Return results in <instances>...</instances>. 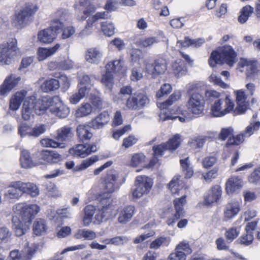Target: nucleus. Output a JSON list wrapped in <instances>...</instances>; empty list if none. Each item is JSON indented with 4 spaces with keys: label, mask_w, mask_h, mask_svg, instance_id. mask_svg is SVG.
<instances>
[{
    "label": "nucleus",
    "mask_w": 260,
    "mask_h": 260,
    "mask_svg": "<svg viewBox=\"0 0 260 260\" xmlns=\"http://www.w3.org/2000/svg\"><path fill=\"white\" fill-rule=\"evenodd\" d=\"M98 150L95 144L89 145V144H78L75 147H73L70 150V153L75 156L85 157L87 155L90 154L92 152H95Z\"/></svg>",
    "instance_id": "17"
},
{
    "label": "nucleus",
    "mask_w": 260,
    "mask_h": 260,
    "mask_svg": "<svg viewBox=\"0 0 260 260\" xmlns=\"http://www.w3.org/2000/svg\"><path fill=\"white\" fill-rule=\"evenodd\" d=\"M187 196L183 195L179 198H176L174 200V205L175 210V213L172 217H169L167 220L168 225H173L178 219L184 217L185 212L183 207L186 203V198Z\"/></svg>",
    "instance_id": "12"
},
{
    "label": "nucleus",
    "mask_w": 260,
    "mask_h": 260,
    "mask_svg": "<svg viewBox=\"0 0 260 260\" xmlns=\"http://www.w3.org/2000/svg\"><path fill=\"white\" fill-rule=\"evenodd\" d=\"M96 208L91 204L87 205L84 208V216L83 218V224L84 225H88L93 219V215L95 214Z\"/></svg>",
    "instance_id": "40"
},
{
    "label": "nucleus",
    "mask_w": 260,
    "mask_h": 260,
    "mask_svg": "<svg viewBox=\"0 0 260 260\" xmlns=\"http://www.w3.org/2000/svg\"><path fill=\"white\" fill-rule=\"evenodd\" d=\"M36 114L41 115L45 112L44 99L37 100L36 96H28L24 101L21 110L22 118L24 120H30Z\"/></svg>",
    "instance_id": "3"
},
{
    "label": "nucleus",
    "mask_w": 260,
    "mask_h": 260,
    "mask_svg": "<svg viewBox=\"0 0 260 260\" xmlns=\"http://www.w3.org/2000/svg\"><path fill=\"white\" fill-rule=\"evenodd\" d=\"M38 9L39 7L35 4H26L23 8L15 14L12 23L17 28H23Z\"/></svg>",
    "instance_id": "5"
},
{
    "label": "nucleus",
    "mask_w": 260,
    "mask_h": 260,
    "mask_svg": "<svg viewBox=\"0 0 260 260\" xmlns=\"http://www.w3.org/2000/svg\"><path fill=\"white\" fill-rule=\"evenodd\" d=\"M99 160V158L96 155H93L90 158H86L82 161L80 165L77 166L75 168L76 170H84V169H87L91 165L94 164L95 162Z\"/></svg>",
    "instance_id": "51"
},
{
    "label": "nucleus",
    "mask_w": 260,
    "mask_h": 260,
    "mask_svg": "<svg viewBox=\"0 0 260 260\" xmlns=\"http://www.w3.org/2000/svg\"><path fill=\"white\" fill-rule=\"evenodd\" d=\"M173 73L177 76H181L186 73V68L184 62L181 60H177L172 64Z\"/></svg>",
    "instance_id": "46"
},
{
    "label": "nucleus",
    "mask_w": 260,
    "mask_h": 260,
    "mask_svg": "<svg viewBox=\"0 0 260 260\" xmlns=\"http://www.w3.org/2000/svg\"><path fill=\"white\" fill-rule=\"evenodd\" d=\"M179 177H174L168 184V188L172 194H176L179 191Z\"/></svg>",
    "instance_id": "64"
},
{
    "label": "nucleus",
    "mask_w": 260,
    "mask_h": 260,
    "mask_svg": "<svg viewBox=\"0 0 260 260\" xmlns=\"http://www.w3.org/2000/svg\"><path fill=\"white\" fill-rule=\"evenodd\" d=\"M237 106L234 110L236 114H242L247 109L248 103L246 101L247 96L242 90H237L236 93Z\"/></svg>",
    "instance_id": "19"
},
{
    "label": "nucleus",
    "mask_w": 260,
    "mask_h": 260,
    "mask_svg": "<svg viewBox=\"0 0 260 260\" xmlns=\"http://www.w3.org/2000/svg\"><path fill=\"white\" fill-rule=\"evenodd\" d=\"M119 174L115 170H110L107 172L105 177V188L109 193H112L119 187L122 182L118 183Z\"/></svg>",
    "instance_id": "15"
},
{
    "label": "nucleus",
    "mask_w": 260,
    "mask_h": 260,
    "mask_svg": "<svg viewBox=\"0 0 260 260\" xmlns=\"http://www.w3.org/2000/svg\"><path fill=\"white\" fill-rule=\"evenodd\" d=\"M234 104L229 96L220 94L214 103L211 104V111L213 116H223L233 110Z\"/></svg>",
    "instance_id": "6"
},
{
    "label": "nucleus",
    "mask_w": 260,
    "mask_h": 260,
    "mask_svg": "<svg viewBox=\"0 0 260 260\" xmlns=\"http://www.w3.org/2000/svg\"><path fill=\"white\" fill-rule=\"evenodd\" d=\"M47 129V125L45 124H36L31 128V136L32 137H38L42 134L45 133Z\"/></svg>",
    "instance_id": "55"
},
{
    "label": "nucleus",
    "mask_w": 260,
    "mask_h": 260,
    "mask_svg": "<svg viewBox=\"0 0 260 260\" xmlns=\"http://www.w3.org/2000/svg\"><path fill=\"white\" fill-rule=\"evenodd\" d=\"M181 97V93L179 91H177V92H174L173 94H171L170 96L168 98V100H167L164 103H162L160 104L159 107L162 109V111L160 114V119H161L162 120H166V119H176V118H178L179 120L181 122L185 121L186 119H188V117H186L184 115V114H183L184 115L183 117H180V116H171V115H165V111H164V109H167V108L169 106V105H172L174 102H176V101L179 100Z\"/></svg>",
    "instance_id": "14"
},
{
    "label": "nucleus",
    "mask_w": 260,
    "mask_h": 260,
    "mask_svg": "<svg viewBox=\"0 0 260 260\" xmlns=\"http://www.w3.org/2000/svg\"><path fill=\"white\" fill-rule=\"evenodd\" d=\"M204 97L200 93L194 92L191 94L188 102L187 107L193 114L199 115L204 109Z\"/></svg>",
    "instance_id": "13"
},
{
    "label": "nucleus",
    "mask_w": 260,
    "mask_h": 260,
    "mask_svg": "<svg viewBox=\"0 0 260 260\" xmlns=\"http://www.w3.org/2000/svg\"><path fill=\"white\" fill-rule=\"evenodd\" d=\"M243 186V181L238 177H231L225 183V190L228 194L237 192Z\"/></svg>",
    "instance_id": "20"
},
{
    "label": "nucleus",
    "mask_w": 260,
    "mask_h": 260,
    "mask_svg": "<svg viewBox=\"0 0 260 260\" xmlns=\"http://www.w3.org/2000/svg\"><path fill=\"white\" fill-rule=\"evenodd\" d=\"M21 80L20 76H16L15 75H10L7 76L3 84L0 86V95L8 94L12 89L17 86Z\"/></svg>",
    "instance_id": "16"
},
{
    "label": "nucleus",
    "mask_w": 260,
    "mask_h": 260,
    "mask_svg": "<svg viewBox=\"0 0 260 260\" xmlns=\"http://www.w3.org/2000/svg\"><path fill=\"white\" fill-rule=\"evenodd\" d=\"M103 56V53L98 48H90L85 54L86 60L90 63L98 64Z\"/></svg>",
    "instance_id": "21"
},
{
    "label": "nucleus",
    "mask_w": 260,
    "mask_h": 260,
    "mask_svg": "<svg viewBox=\"0 0 260 260\" xmlns=\"http://www.w3.org/2000/svg\"><path fill=\"white\" fill-rule=\"evenodd\" d=\"M27 95L25 90H20L16 92L10 100L9 108L12 110L18 109L24 98Z\"/></svg>",
    "instance_id": "29"
},
{
    "label": "nucleus",
    "mask_w": 260,
    "mask_h": 260,
    "mask_svg": "<svg viewBox=\"0 0 260 260\" xmlns=\"http://www.w3.org/2000/svg\"><path fill=\"white\" fill-rule=\"evenodd\" d=\"M180 164L183 170L186 171L185 174L186 177H190V176H192L193 171L191 167H190V164L189 157H186V158L184 159H180Z\"/></svg>",
    "instance_id": "53"
},
{
    "label": "nucleus",
    "mask_w": 260,
    "mask_h": 260,
    "mask_svg": "<svg viewBox=\"0 0 260 260\" xmlns=\"http://www.w3.org/2000/svg\"><path fill=\"white\" fill-rule=\"evenodd\" d=\"M66 15L61 16L60 19H54L49 28L42 29L38 34V39L42 43H51L55 39L63 26L61 20L65 19Z\"/></svg>",
    "instance_id": "8"
},
{
    "label": "nucleus",
    "mask_w": 260,
    "mask_h": 260,
    "mask_svg": "<svg viewBox=\"0 0 260 260\" xmlns=\"http://www.w3.org/2000/svg\"><path fill=\"white\" fill-rule=\"evenodd\" d=\"M143 64L145 72L151 75L152 78H156L158 75L164 73L167 69L166 60L162 58L156 59L153 61L150 59H145Z\"/></svg>",
    "instance_id": "10"
},
{
    "label": "nucleus",
    "mask_w": 260,
    "mask_h": 260,
    "mask_svg": "<svg viewBox=\"0 0 260 260\" xmlns=\"http://www.w3.org/2000/svg\"><path fill=\"white\" fill-rule=\"evenodd\" d=\"M44 112L48 109L52 114L58 117H67L70 112L69 107L64 104L59 96L44 98Z\"/></svg>",
    "instance_id": "4"
},
{
    "label": "nucleus",
    "mask_w": 260,
    "mask_h": 260,
    "mask_svg": "<svg viewBox=\"0 0 260 260\" xmlns=\"http://www.w3.org/2000/svg\"><path fill=\"white\" fill-rule=\"evenodd\" d=\"M150 100L144 91L138 90L134 93L126 100L125 106L132 110H140L149 105Z\"/></svg>",
    "instance_id": "9"
},
{
    "label": "nucleus",
    "mask_w": 260,
    "mask_h": 260,
    "mask_svg": "<svg viewBox=\"0 0 260 260\" xmlns=\"http://www.w3.org/2000/svg\"><path fill=\"white\" fill-rule=\"evenodd\" d=\"M79 84L81 87H84L87 89L88 91L85 94V96H88L92 88V84H91V80L89 76H87V75H84L80 79Z\"/></svg>",
    "instance_id": "54"
},
{
    "label": "nucleus",
    "mask_w": 260,
    "mask_h": 260,
    "mask_svg": "<svg viewBox=\"0 0 260 260\" xmlns=\"http://www.w3.org/2000/svg\"><path fill=\"white\" fill-rule=\"evenodd\" d=\"M112 200L110 197H102L100 201V206L101 207L102 212L108 217L111 211Z\"/></svg>",
    "instance_id": "43"
},
{
    "label": "nucleus",
    "mask_w": 260,
    "mask_h": 260,
    "mask_svg": "<svg viewBox=\"0 0 260 260\" xmlns=\"http://www.w3.org/2000/svg\"><path fill=\"white\" fill-rule=\"evenodd\" d=\"M180 136L176 134L166 143L167 150H176L180 144Z\"/></svg>",
    "instance_id": "52"
},
{
    "label": "nucleus",
    "mask_w": 260,
    "mask_h": 260,
    "mask_svg": "<svg viewBox=\"0 0 260 260\" xmlns=\"http://www.w3.org/2000/svg\"><path fill=\"white\" fill-rule=\"evenodd\" d=\"M101 29L105 35L110 37L114 34L115 27L113 22L106 21L101 23Z\"/></svg>",
    "instance_id": "50"
},
{
    "label": "nucleus",
    "mask_w": 260,
    "mask_h": 260,
    "mask_svg": "<svg viewBox=\"0 0 260 260\" xmlns=\"http://www.w3.org/2000/svg\"><path fill=\"white\" fill-rule=\"evenodd\" d=\"M110 119V118L108 112L104 111L93 119L90 124L93 128H102V127H103L105 125L108 123Z\"/></svg>",
    "instance_id": "25"
},
{
    "label": "nucleus",
    "mask_w": 260,
    "mask_h": 260,
    "mask_svg": "<svg viewBox=\"0 0 260 260\" xmlns=\"http://www.w3.org/2000/svg\"><path fill=\"white\" fill-rule=\"evenodd\" d=\"M260 127L259 121H256L255 122L250 123V124L247 126L244 131V136L245 137H249L254 133L255 131L258 130Z\"/></svg>",
    "instance_id": "58"
},
{
    "label": "nucleus",
    "mask_w": 260,
    "mask_h": 260,
    "mask_svg": "<svg viewBox=\"0 0 260 260\" xmlns=\"http://www.w3.org/2000/svg\"><path fill=\"white\" fill-rule=\"evenodd\" d=\"M18 48L16 39H12L0 45V63L10 64L15 58Z\"/></svg>",
    "instance_id": "7"
},
{
    "label": "nucleus",
    "mask_w": 260,
    "mask_h": 260,
    "mask_svg": "<svg viewBox=\"0 0 260 260\" xmlns=\"http://www.w3.org/2000/svg\"><path fill=\"white\" fill-rule=\"evenodd\" d=\"M206 139L203 137H198L192 139L189 142L191 148L197 149V148H202L205 143Z\"/></svg>",
    "instance_id": "59"
},
{
    "label": "nucleus",
    "mask_w": 260,
    "mask_h": 260,
    "mask_svg": "<svg viewBox=\"0 0 260 260\" xmlns=\"http://www.w3.org/2000/svg\"><path fill=\"white\" fill-rule=\"evenodd\" d=\"M13 210L12 228L15 235L20 237L24 235L29 229L32 220L40 211V207L36 204L18 203L13 206Z\"/></svg>",
    "instance_id": "1"
},
{
    "label": "nucleus",
    "mask_w": 260,
    "mask_h": 260,
    "mask_svg": "<svg viewBox=\"0 0 260 260\" xmlns=\"http://www.w3.org/2000/svg\"><path fill=\"white\" fill-rule=\"evenodd\" d=\"M143 77V73L141 66L134 67L132 69V74L131 79L133 81H138L142 79Z\"/></svg>",
    "instance_id": "60"
},
{
    "label": "nucleus",
    "mask_w": 260,
    "mask_h": 260,
    "mask_svg": "<svg viewBox=\"0 0 260 260\" xmlns=\"http://www.w3.org/2000/svg\"><path fill=\"white\" fill-rule=\"evenodd\" d=\"M22 193H27L32 197H36L40 193V190L34 183L22 181Z\"/></svg>",
    "instance_id": "35"
},
{
    "label": "nucleus",
    "mask_w": 260,
    "mask_h": 260,
    "mask_svg": "<svg viewBox=\"0 0 260 260\" xmlns=\"http://www.w3.org/2000/svg\"><path fill=\"white\" fill-rule=\"evenodd\" d=\"M237 53L231 46H224L216 51H213L209 59L211 67L215 66L217 63L225 62L230 67H233L236 61Z\"/></svg>",
    "instance_id": "2"
},
{
    "label": "nucleus",
    "mask_w": 260,
    "mask_h": 260,
    "mask_svg": "<svg viewBox=\"0 0 260 260\" xmlns=\"http://www.w3.org/2000/svg\"><path fill=\"white\" fill-rule=\"evenodd\" d=\"M60 47V44H56L53 47L51 48H39L37 52L39 60H44V59H46L47 57L53 55V54L55 53V52L59 49Z\"/></svg>",
    "instance_id": "30"
},
{
    "label": "nucleus",
    "mask_w": 260,
    "mask_h": 260,
    "mask_svg": "<svg viewBox=\"0 0 260 260\" xmlns=\"http://www.w3.org/2000/svg\"><path fill=\"white\" fill-rule=\"evenodd\" d=\"M39 249L38 244H32L29 246L28 242H26L24 245L23 249L22 251V260H30Z\"/></svg>",
    "instance_id": "31"
},
{
    "label": "nucleus",
    "mask_w": 260,
    "mask_h": 260,
    "mask_svg": "<svg viewBox=\"0 0 260 260\" xmlns=\"http://www.w3.org/2000/svg\"><path fill=\"white\" fill-rule=\"evenodd\" d=\"M42 158L48 163H58L62 159V156L56 151H49L47 150H43L41 152Z\"/></svg>",
    "instance_id": "33"
},
{
    "label": "nucleus",
    "mask_w": 260,
    "mask_h": 260,
    "mask_svg": "<svg viewBox=\"0 0 260 260\" xmlns=\"http://www.w3.org/2000/svg\"><path fill=\"white\" fill-rule=\"evenodd\" d=\"M222 196V188L219 185H215L208 190L204 197V203L206 205H210L219 200Z\"/></svg>",
    "instance_id": "18"
},
{
    "label": "nucleus",
    "mask_w": 260,
    "mask_h": 260,
    "mask_svg": "<svg viewBox=\"0 0 260 260\" xmlns=\"http://www.w3.org/2000/svg\"><path fill=\"white\" fill-rule=\"evenodd\" d=\"M34 233L36 235H41L46 231V223L43 218H37L33 225Z\"/></svg>",
    "instance_id": "41"
},
{
    "label": "nucleus",
    "mask_w": 260,
    "mask_h": 260,
    "mask_svg": "<svg viewBox=\"0 0 260 260\" xmlns=\"http://www.w3.org/2000/svg\"><path fill=\"white\" fill-rule=\"evenodd\" d=\"M75 236L77 239L84 238L86 240H93L96 237V234L94 231L88 229L78 230Z\"/></svg>",
    "instance_id": "42"
},
{
    "label": "nucleus",
    "mask_w": 260,
    "mask_h": 260,
    "mask_svg": "<svg viewBox=\"0 0 260 260\" xmlns=\"http://www.w3.org/2000/svg\"><path fill=\"white\" fill-rule=\"evenodd\" d=\"M91 130L90 126L88 124H79L77 127V133L80 140L84 142L91 139L93 136Z\"/></svg>",
    "instance_id": "32"
},
{
    "label": "nucleus",
    "mask_w": 260,
    "mask_h": 260,
    "mask_svg": "<svg viewBox=\"0 0 260 260\" xmlns=\"http://www.w3.org/2000/svg\"><path fill=\"white\" fill-rule=\"evenodd\" d=\"M244 132L243 133H241L238 135L233 136L232 137H230L227 142L226 145L229 146V145H239L241 143H243L244 139Z\"/></svg>",
    "instance_id": "57"
},
{
    "label": "nucleus",
    "mask_w": 260,
    "mask_h": 260,
    "mask_svg": "<svg viewBox=\"0 0 260 260\" xmlns=\"http://www.w3.org/2000/svg\"><path fill=\"white\" fill-rule=\"evenodd\" d=\"M41 143L42 146L46 147H63V144H60V143L56 142L55 140L49 138L42 139Z\"/></svg>",
    "instance_id": "61"
},
{
    "label": "nucleus",
    "mask_w": 260,
    "mask_h": 260,
    "mask_svg": "<svg viewBox=\"0 0 260 260\" xmlns=\"http://www.w3.org/2000/svg\"><path fill=\"white\" fill-rule=\"evenodd\" d=\"M80 5L82 7H86V9L83 11L84 15H82L81 17L78 16V19L80 20H84L87 18L88 14L94 12L95 8L93 5H89V0H80Z\"/></svg>",
    "instance_id": "45"
},
{
    "label": "nucleus",
    "mask_w": 260,
    "mask_h": 260,
    "mask_svg": "<svg viewBox=\"0 0 260 260\" xmlns=\"http://www.w3.org/2000/svg\"><path fill=\"white\" fill-rule=\"evenodd\" d=\"M31 133L32 128L26 123H23L18 126V134L21 137H24V136L30 137V136H32Z\"/></svg>",
    "instance_id": "56"
},
{
    "label": "nucleus",
    "mask_w": 260,
    "mask_h": 260,
    "mask_svg": "<svg viewBox=\"0 0 260 260\" xmlns=\"http://www.w3.org/2000/svg\"><path fill=\"white\" fill-rule=\"evenodd\" d=\"M136 187L133 192V196L140 198L150 191L153 185V180L147 176H138L136 179Z\"/></svg>",
    "instance_id": "11"
},
{
    "label": "nucleus",
    "mask_w": 260,
    "mask_h": 260,
    "mask_svg": "<svg viewBox=\"0 0 260 260\" xmlns=\"http://www.w3.org/2000/svg\"><path fill=\"white\" fill-rule=\"evenodd\" d=\"M88 91L87 88L81 87L79 83L78 84V91L74 93L69 98L70 102L74 105L78 104L84 98H86V94Z\"/></svg>",
    "instance_id": "37"
},
{
    "label": "nucleus",
    "mask_w": 260,
    "mask_h": 260,
    "mask_svg": "<svg viewBox=\"0 0 260 260\" xmlns=\"http://www.w3.org/2000/svg\"><path fill=\"white\" fill-rule=\"evenodd\" d=\"M153 150L154 158L150 161L151 166H154L158 160L157 159V157L162 156L163 153L166 150H167V144H166V143H164V144H161L159 145L153 146Z\"/></svg>",
    "instance_id": "38"
},
{
    "label": "nucleus",
    "mask_w": 260,
    "mask_h": 260,
    "mask_svg": "<svg viewBox=\"0 0 260 260\" xmlns=\"http://www.w3.org/2000/svg\"><path fill=\"white\" fill-rule=\"evenodd\" d=\"M123 59L119 58L108 62L106 65V69L111 70L114 73L124 74L126 71V68L124 66Z\"/></svg>",
    "instance_id": "28"
},
{
    "label": "nucleus",
    "mask_w": 260,
    "mask_h": 260,
    "mask_svg": "<svg viewBox=\"0 0 260 260\" xmlns=\"http://www.w3.org/2000/svg\"><path fill=\"white\" fill-rule=\"evenodd\" d=\"M108 12H97L94 15L89 17L87 20V25L83 30L84 34H89L92 31L93 24L96 21L100 18H108L109 17Z\"/></svg>",
    "instance_id": "24"
},
{
    "label": "nucleus",
    "mask_w": 260,
    "mask_h": 260,
    "mask_svg": "<svg viewBox=\"0 0 260 260\" xmlns=\"http://www.w3.org/2000/svg\"><path fill=\"white\" fill-rule=\"evenodd\" d=\"M209 81L213 82L215 85H217V86H219L222 88H228L229 86L227 83L222 81L221 78L217 76L215 73H212L210 76H209Z\"/></svg>",
    "instance_id": "62"
},
{
    "label": "nucleus",
    "mask_w": 260,
    "mask_h": 260,
    "mask_svg": "<svg viewBox=\"0 0 260 260\" xmlns=\"http://www.w3.org/2000/svg\"><path fill=\"white\" fill-rule=\"evenodd\" d=\"M253 12V8L250 5H246L243 7L241 11V14L238 17V20L240 23H244L247 21L250 15Z\"/></svg>",
    "instance_id": "47"
},
{
    "label": "nucleus",
    "mask_w": 260,
    "mask_h": 260,
    "mask_svg": "<svg viewBox=\"0 0 260 260\" xmlns=\"http://www.w3.org/2000/svg\"><path fill=\"white\" fill-rule=\"evenodd\" d=\"M60 87L59 81L56 79H48L46 80L42 85V89L44 92L55 90Z\"/></svg>",
    "instance_id": "39"
},
{
    "label": "nucleus",
    "mask_w": 260,
    "mask_h": 260,
    "mask_svg": "<svg viewBox=\"0 0 260 260\" xmlns=\"http://www.w3.org/2000/svg\"><path fill=\"white\" fill-rule=\"evenodd\" d=\"M175 252H172L169 256L170 260H185L186 255L180 249H178V245L176 247Z\"/></svg>",
    "instance_id": "63"
},
{
    "label": "nucleus",
    "mask_w": 260,
    "mask_h": 260,
    "mask_svg": "<svg viewBox=\"0 0 260 260\" xmlns=\"http://www.w3.org/2000/svg\"><path fill=\"white\" fill-rule=\"evenodd\" d=\"M135 212V207L129 205L120 210L118 217V221L122 224H125L132 218Z\"/></svg>",
    "instance_id": "22"
},
{
    "label": "nucleus",
    "mask_w": 260,
    "mask_h": 260,
    "mask_svg": "<svg viewBox=\"0 0 260 260\" xmlns=\"http://www.w3.org/2000/svg\"><path fill=\"white\" fill-rule=\"evenodd\" d=\"M101 82L108 89H111L113 85V76L111 70L106 69L105 75H103L101 79Z\"/></svg>",
    "instance_id": "48"
},
{
    "label": "nucleus",
    "mask_w": 260,
    "mask_h": 260,
    "mask_svg": "<svg viewBox=\"0 0 260 260\" xmlns=\"http://www.w3.org/2000/svg\"><path fill=\"white\" fill-rule=\"evenodd\" d=\"M158 40L156 37H148V38H143L137 41L136 44L138 46L146 48L150 47L153 44L158 42Z\"/></svg>",
    "instance_id": "49"
},
{
    "label": "nucleus",
    "mask_w": 260,
    "mask_h": 260,
    "mask_svg": "<svg viewBox=\"0 0 260 260\" xmlns=\"http://www.w3.org/2000/svg\"><path fill=\"white\" fill-rule=\"evenodd\" d=\"M20 165L24 169L34 167L37 164L33 161L30 155V152L27 150H22L20 157Z\"/></svg>",
    "instance_id": "34"
},
{
    "label": "nucleus",
    "mask_w": 260,
    "mask_h": 260,
    "mask_svg": "<svg viewBox=\"0 0 260 260\" xmlns=\"http://www.w3.org/2000/svg\"><path fill=\"white\" fill-rule=\"evenodd\" d=\"M22 194V181H13L9 186L5 195L11 199H17Z\"/></svg>",
    "instance_id": "26"
},
{
    "label": "nucleus",
    "mask_w": 260,
    "mask_h": 260,
    "mask_svg": "<svg viewBox=\"0 0 260 260\" xmlns=\"http://www.w3.org/2000/svg\"><path fill=\"white\" fill-rule=\"evenodd\" d=\"M240 210V204L238 201H231L225 206L224 210V218L225 220L233 218L238 214Z\"/></svg>",
    "instance_id": "23"
},
{
    "label": "nucleus",
    "mask_w": 260,
    "mask_h": 260,
    "mask_svg": "<svg viewBox=\"0 0 260 260\" xmlns=\"http://www.w3.org/2000/svg\"><path fill=\"white\" fill-rule=\"evenodd\" d=\"M92 109L93 108L90 103H83L76 111L75 115L77 117L87 116V115L91 113Z\"/></svg>",
    "instance_id": "44"
},
{
    "label": "nucleus",
    "mask_w": 260,
    "mask_h": 260,
    "mask_svg": "<svg viewBox=\"0 0 260 260\" xmlns=\"http://www.w3.org/2000/svg\"><path fill=\"white\" fill-rule=\"evenodd\" d=\"M239 64L241 68L245 69L248 76L254 73L257 69L256 62L247 59H241Z\"/></svg>",
    "instance_id": "36"
},
{
    "label": "nucleus",
    "mask_w": 260,
    "mask_h": 260,
    "mask_svg": "<svg viewBox=\"0 0 260 260\" xmlns=\"http://www.w3.org/2000/svg\"><path fill=\"white\" fill-rule=\"evenodd\" d=\"M56 139L62 142H69L71 140L74 136L72 128L69 126H63L56 131Z\"/></svg>",
    "instance_id": "27"
}]
</instances>
